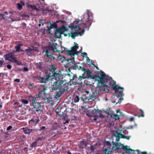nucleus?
I'll return each instance as SVG.
<instances>
[{
    "label": "nucleus",
    "mask_w": 154,
    "mask_h": 154,
    "mask_svg": "<svg viewBox=\"0 0 154 154\" xmlns=\"http://www.w3.org/2000/svg\"><path fill=\"white\" fill-rule=\"evenodd\" d=\"M128 132L126 129L121 130L120 132L116 131L114 136L116 137V143H115L112 141V146L110 142L106 141L104 143V149L101 152L102 154H112V152L109 150L111 149L114 151L122 149L125 151L126 153L128 154H142V152L138 150H132L128 147L127 146H125L119 142L120 138L125 139L129 140L131 137L130 135L126 136L128 134Z\"/></svg>",
    "instance_id": "nucleus-1"
},
{
    "label": "nucleus",
    "mask_w": 154,
    "mask_h": 154,
    "mask_svg": "<svg viewBox=\"0 0 154 154\" xmlns=\"http://www.w3.org/2000/svg\"><path fill=\"white\" fill-rule=\"evenodd\" d=\"M69 83L65 80H57L54 82L52 85V90L58 91L59 93L57 92L55 95L56 98L60 97V95L64 93L66 91H67L69 89L68 87Z\"/></svg>",
    "instance_id": "nucleus-2"
},
{
    "label": "nucleus",
    "mask_w": 154,
    "mask_h": 154,
    "mask_svg": "<svg viewBox=\"0 0 154 154\" xmlns=\"http://www.w3.org/2000/svg\"><path fill=\"white\" fill-rule=\"evenodd\" d=\"M41 97H42L39 96L38 94V96H31L29 98L30 105L35 109L36 112L40 113L43 112L44 109V106L41 105L42 101L40 98Z\"/></svg>",
    "instance_id": "nucleus-3"
},
{
    "label": "nucleus",
    "mask_w": 154,
    "mask_h": 154,
    "mask_svg": "<svg viewBox=\"0 0 154 154\" xmlns=\"http://www.w3.org/2000/svg\"><path fill=\"white\" fill-rule=\"evenodd\" d=\"M93 20V16L92 15L90 16L88 13H87L86 15H85L84 17L80 20H79L77 21V25L80 24L79 23V22H81L82 23L84 24L85 26L83 28L86 29L88 27V29H89V27L91 25L92 23Z\"/></svg>",
    "instance_id": "nucleus-4"
},
{
    "label": "nucleus",
    "mask_w": 154,
    "mask_h": 154,
    "mask_svg": "<svg viewBox=\"0 0 154 154\" xmlns=\"http://www.w3.org/2000/svg\"><path fill=\"white\" fill-rule=\"evenodd\" d=\"M53 28H56L54 29V35L55 38H60L61 37V35L63 34L64 32L67 31L68 29L64 26L61 27L57 28V25L55 23L53 24H51Z\"/></svg>",
    "instance_id": "nucleus-5"
},
{
    "label": "nucleus",
    "mask_w": 154,
    "mask_h": 154,
    "mask_svg": "<svg viewBox=\"0 0 154 154\" xmlns=\"http://www.w3.org/2000/svg\"><path fill=\"white\" fill-rule=\"evenodd\" d=\"M46 89L45 87H44L43 91H42L39 93V96L42 97L40 98L42 103H51L52 102V98L50 97H47L46 96L47 94L45 92V90Z\"/></svg>",
    "instance_id": "nucleus-6"
},
{
    "label": "nucleus",
    "mask_w": 154,
    "mask_h": 154,
    "mask_svg": "<svg viewBox=\"0 0 154 154\" xmlns=\"http://www.w3.org/2000/svg\"><path fill=\"white\" fill-rule=\"evenodd\" d=\"M57 45V43H53L48 46L45 51L47 57H48V56L53 55V53L57 51L56 47Z\"/></svg>",
    "instance_id": "nucleus-7"
},
{
    "label": "nucleus",
    "mask_w": 154,
    "mask_h": 154,
    "mask_svg": "<svg viewBox=\"0 0 154 154\" xmlns=\"http://www.w3.org/2000/svg\"><path fill=\"white\" fill-rule=\"evenodd\" d=\"M114 84L112 87L113 89L115 91L116 95L118 97H120L119 98V100L121 101L123 100V98L121 97L124 95L123 94V90L124 88L122 87H119L118 85H115Z\"/></svg>",
    "instance_id": "nucleus-8"
},
{
    "label": "nucleus",
    "mask_w": 154,
    "mask_h": 154,
    "mask_svg": "<svg viewBox=\"0 0 154 154\" xmlns=\"http://www.w3.org/2000/svg\"><path fill=\"white\" fill-rule=\"evenodd\" d=\"M50 73H48L47 72L45 73V74L43 77L41 76V75L37 77L36 78L39 80L41 83H46L49 80H51V78Z\"/></svg>",
    "instance_id": "nucleus-9"
},
{
    "label": "nucleus",
    "mask_w": 154,
    "mask_h": 154,
    "mask_svg": "<svg viewBox=\"0 0 154 154\" xmlns=\"http://www.w3.org/2000/svg\"><path fill=\"white\" fill-rule=\"evenodd\" d=\"M51 78V80L53 79H54L56 81L57 80H63V75L59 73L56 72H54L53 74H51L50 72Z\"/></svg>",
    "instance_id": "nucleus-10"
},
{
    "label": "nucleus",
    "mask_w": 154,
    "mask_h": 154,
    "mask_svg": "<svg viewBox=\"0 0 154 154\" xmlns=\"http://www.w3.org/2000/svg\"><path fill=\"white\" fill-rule=\"evenodd\" d=\"M82 79V76H80L78 78L76 75H73L72 78L70 79L69 83L71 85H76L78 82L81 81Z\"/></svg>",
    "instance_id": "nucleus-11"
},
{
    "label": "nucleus",
    "mask_w": 154,
    "mask_h": 154,
    "mask_svg": "<svg viewBox=\"0 0 154 154\" xmlns=\"http://www.w3.org/2000/svg\"><path fill=\"white\" fill-rule=\"evenodd\" d=\"M40 121L39 118L37 116H34L29 121V124L31 125H36Z\"/></svg>",
    "instance_id": "nucleus-12"
},
{
    "label": "nucleus",
    "mask_w": 154,
    "mask_h": 154,
    "mask_svg": "<svg viewBox=\"0 0 154 154\" xmlns=\"http://www.w3.org/2000/svg\"><path fill=\"white\" fill-rule=\"evenodd\" d=\"M35 65L37 69H40L42 71L44 69L45 66V62H43L35 63Z\"/></svg>",
    "instance_id": "nucleus-13"
},
{
    "label": "nucleus",
    "mask_w": 154,
    "mask_h": 154,
    "mask_svg": "<svg viewBox=\"0 0 154 154\" xmlns=\"http://www.w3.org/2000/svg\"><path fill=\"white\" fill-rule=\"evenodd\" d=\"M105 82L107 84L106 85L109 87H112L114 84H115V83L114 82V81L112 80V78L111 77H106L105 78Z\"/></svg>",
    "instance_id": "nucleus-14"
},
{
    "label": "nucleus",
    "mask_w": 154,
    "mask_h": 154,
    "mask_svg": "<svg viewBox=\"0 0 154 154\" xmlns=\"http://www.w3.org/2000/svg\"><path fill=\"white\" fill-rule=\"evenodd\" d=\"M92 73L88 69H87L84 72L83 74L82 75V77L83 79H85L86 78H91V75Z\"/></svg>",
    "instance_id": "nucleus-15"
},
{
    "label": "nucleus",
    "mask_w": 154,
    "mask_h": 154,
    "mask_svg": "<svg viewBox=\"0 0 154 154\" xmlns=\"http://www.w3.org/2000/svg\"><path fill=\"white\" fill-rule=\"evenodd\" d=\"M33 48L30 47H28L27 49L25 50H21V51H25L27 54L29 56H31L34 54L33 50H34V47H32Z\"/></svg>",
    "instance_id": "nucleus-16"
},
{
    "label": "nucleus",
    "mask_w": 154,
    "mask_h": 154,
    "mask_svg": "<svg viewBox=\"0 0 154 154\" xmlns=\"http://www.w3.org/2000/svg\"><path fill=\"white\" fill-rule=\"evenodd\" d=\"M66 110L67 109H66L64 111V112H63L62 108H57L56 109L55 112L60 117H61L63 116L64 113H66L65 112V111H66Z\"/></svg>",
    "instance_id": "nucleus-17"
},
{
    "label": "nucleus",
    "mask_w": 154,
    "mask_h": 154,
    "mask_svg": "<svg viewBox=\"0 0 154 154\" xmlns=\"http://www.w3.org/2000/svg\"><path fill=\"white\" fill-rule=\"evenodd\" d=\"M10 61L14 63H16L17 65H21L22 64V63L19 62V61L17 60L14 54L10 60Z\"/></svg>",
    "instance_id": "nucleus-18"
},
{
    "label": "nucleus",
    "mask_w": 154,
    "mask_h": 154,
    "mask_svg": "<svg viewBox=\"0 0 154 154\" xmlns=\"http://www.w3.org/2000/svg\"><path fill=\"white\" fill-rule=\"evenodd\" d=\"M74 43L75 44H76V45L71 47V50L77 55H78V52L77 51V49L79 48V46L78 45V44L77 43H75V42H74Z\"/></svg>",
    "instance_id": "nucleus-19"
},
{
    "label": "nucleus",
    "mask_w": 154,
    "mask_h": 154,
    "mask_svg": "<svg viewBox=\"0 0 154 154\" xmlns=\"http://www.w3.org/2000/svg\"><path fill=\"white\" fill-rule=\"evenodd\" d=\"M48 68L49 69L50 72H51V74L56 72L55 71L56 69V67L54 65L51 64V65H49Z\"/></svg>",
    "instance_id": "nucleus-20"
},
{
    "label": "nucleus",
    "mask_w": 154,
    "mask_h": 154,
    "mask_svg": "<svg viewBox=\"0 0 154 154\" xmlns=\"http://www.w3.org/2000/svg\"><path fill=\"white\" fill-rule=\"evenodd\" d=\"M22 129L23 130V131L24 132V133L26 134H29L32 131V129H29L27 127H23Z\"/></svg>",
    "instance_id": "nucleus-21"
},
{
    "label": "nucleus",
    "mask_w": 154,
    "mask_h": 154,
    "mask_svg": "<svg viewBox=\"0 0 154 154\" xmlns=\"http://www.w3.org/2000/svg\"><path fill=\"white\" fill-rule=\"evenodd\" d=\"M13 54L12 53H10L6 54L4 55V57L5 60H8L10 61V58H11L12 57Z\"/></svg>",
    "instance_id": "nucleus-22"
},
{
    "label": "nucleus",
    "mask_w": 154,
    "mask_h": 154,
    "mask_svg": "<svg viewBox=\"0 0 154 154\" xmlns=\"http://www.w3.org/2000/svg\"><path fill=\"white\" fill-rule=\"evenodd\" d=\"M88 100H87V102H91V101L94 100L95 99V96L94 95V93L92 94H90L89 96H88Z\"/></svg>",
    "instance_id": "nucleus-23"
},
{
    "label": "nucleus",
    "mask_w": 154,
    "mask_h": 154,
    "mask_svg": "<svg viewBox=\"0 0 154 154\" xmlns=\"http://www.w3.org/2000/svg\"><path fill=\"white\" fill-rule=\"evenodd\" d=\"M88 98V96H87L85 94H83L81 97V101H82L83 103H88V102H87Z\"/></svg>",
    "instance_id": "nucleus-24"
},
{
    "label": "nucleus",
    "mask_w": 154,
    "mask_h": 154,
    "mask_svg": "<svg viewBox=\"0 0 154 154\" xmlns=\"http://www.w3.org/2000/svg\"><path fill=\"white\" fill-rule=\"evenodd\" d=\"M87 145V144L86 142H85L83 141H82L80 142V143L79 145V148L83 149Z\"/></svg>",
    "instance_id": "nucleus-25"
},
{
    "label": "nucleus",
    "mask_w": 154,
    "mask_h": 154,
    "mask_svg": "<svg viewBox=\"0 0 154 154\" xmlns=\"http://www.w3.org/2000/svg\"><path fill=\"white\" fill-rule=\"evenodd\" d=\"M107 76H106V74L103 72H102V73L100 75V76L98 75L97 76L99 79L100 80H104V81H105V78Z\"/></svg>",
    "instance_id": "nucleus-26"
},
{
    "label": "nucleus",
    "mask_w": 154,
    "mask_h": 154,
    "mask_svg": "<svg viewBox=\"0 0 154 154\" xmlns=\"http://www.w3.org/2000/svg\"><path fill=\"white\" fill-rule=\"evenodd\" d=\"M27 6L29 8H31L33 10H35L37 11L39 10V9L37 8L36 6L35 5H29Z\"/></svg>",
    "instance_id": "nucleus-27"
},
{
    "label": "nucleus",
    "mask_w": 154,
    "mask_h": 154,
    "mask_svg": "<svg viewBox=\"0 0 154 154\" xmlns=\"http://www.w3.org/2000/svg\"><path fill=\"white\" fill-rule=\"evenodd\" d=\"M105 82L104 80H98V85H100V86L103 87L104 88L105 87H107L106 85L104 84Z\"/></svg>",
    "instance_id": "nucleus-28"
},
{
    "label": "nucleus",
    "mask_w": 154,
    "mask_h": 154,
    "mask_svg": "<svg viewBox=\"0 0 154 154\" xmlns=\"http://www.w3.org/2000/svg\"><path fill=\"white\" fill-rule=\"evenodd\" d=\"M68 66H70L71 67V68H69L68 69L69 71H70V69H72L73 68H74L76 66V65L75 63L73 62H69L68 63Z\"/></svg>",
    "instance_id": "nucleus-29"
},
{
    "label": "nucleus",
    "mask_w": 154,
    "mask_h": 154,
    "mask_svg": "<svg viewBox=\"0 0 154 154\" xmlns=\"http://www.w3.org/2000/svg\"><path fill=\"white\" fill-rule=\"evenodd\" d=\"M103 87L100 86V85H97L96 88V92H97V93H99L100 91H101L103 89Z\"/></svg>",
    "instance_id": "nucleus-30"
},
{
    "label": "nucleus",
    "mask_w": 154,
    "mask_h": 154,
    "mask_svg": "<svg viewBox=\"0 0 154 154\" xmlns=\"http://www.w3.org/2000/svg\"><path fill=\"white\" fill-rule=\"evenodd\" d=\"M65 59V57L63 56L60 55H59L56 58V60L57 61H58L60 60H61L63 61Z\"/></svg>",
    "instance_id": "nucleus-31"
},
{
    "label": "nucleus",
    "mask_w": 154,
    "mask_h": 154,
    "mask_svg": "<svg viewBox=\"0 0 154 154\" xmlns=\"http://www.w3.org/2000/svg\"><path fill=\"white\" fill-rule=\"evenodd\" d=\"M23 46V45L21 44H19L15 47V48L16 49V51L20 52L21 51L20 49L21 46Z\"/></svg>",
    "instance_id": "nucleus-32"
},
{
    "label": "nucleus",
    "mask_w": 154,
    "mask_h": 154,
    "mask_svg": "<svg viewBox=\"0 0 154 154\" xmlns=\"http://www.w3.org/2000/svg\"><path fill=\"white\" fill-rule=\"evenodd\" d=\"M74 100L75 103L78 102L79 100L81 101V97H80L78 95H76L74 98Z\"/></svg>",
    "instance_id": "nucleus-33"
},
{
    "label": "nucleus",
    "mask_w": 154,
    "mask_h": 154,
    "mask_svg": "<svg viewBox=\"0 0 154 154\" xmlns=\"http://www.w3.org/2000/svg\"><path fill=\"white\" fill-rule=\"evenodd\" d=\"M111 116V117L115 119L116 120H117L119 119V116L118 115L112 114Z\"/></svg>",
    "instance_id": "nucleus-34"
},
{
    "label": "nucleus",
    "mask_w": 154,
    "mask_h": 154,
    "mask_svg": "<svg viewBox=\"0 0 154 154\" xmlns=\"http://www.w3.org/2000/svg\"><path fill=\"white\" fill-rule=\"evenodd\" d=\"M105 112L106 113L108 114V115L109 116H111L112 114V111L110 110V109L109 108H108L105 111Z\"/></svg>",
    "instance_id": "nucleus-35"
},
{
    "label": "nucleus",
    "mask_w": 154,
    "mask_h": 154,
    "mask_svg": "<svg viewBox=\"0 0 154 154\" xmlns=\"http://www.w3.org/2000/svg\"><path fill=\"white\" fill-rule=\"evenodd\" d=\"M66 51L67 52L68 54L69 55H73L74 56L75 54L71 50H66Z\"/></svg>",
    "instance_id": "nucleus-36"
},
{
    "label": "nucleus",
    "mask_w": 154,
    "mask_h": 154,
    "mask_svg": "<svg viewBox=\"0 0 154 154\" xmlns=\"http://www.w3.org/2000/svg\"><path fill=\"white\" fill-rule=\"evenodd\" d=\"M47 58L50 61H54L55 59L54 57L53 54L48 56V57H47Z\"/></svg>",
    "instance_id": "nucleus-37"
},
{
    "label": "nucleus",
    "mask_w": 154,
    "mask_h": 154,
    "mask_svg": "<svg viewBox=\"0 0 154 154\" xmlns=\"http://www.w3.org/2000/svg\"><path fill=\"white\" fill-rule=\"evenodd\" d=\"M71 34H72V38L73 39H75V38L76 36H78L77 32H71Z\"/></svg>",
    "instance_id": "nucleus-38"
},
{
    "label": "nucleus",
    "mask_w": 154,
    "mask_h": 154,
    "mask_svg": "<svg viewBox=\"0 0 154 154\" xmlns=\"http://www.w3.org/2000/svg\"><path fill=\"white\" fill-rule=\"evenodd\" d=\"M139 110L140 111L141 113V114L140 115H137V116L135 115V116H137L138 117H139V118H140V117H144V112H143V111L141 109H140Z\"/></svg>",
    "instance_id": "nucleus-39"
},
{
    "label": "nucleus",
    "mask_w": 154,
    "mask_h": 154,
    "mask_svg": "<svg viewBox=\"0 0 154 154\" xmlns=\"http://www.w3.org/2000/svg\"><path fill=\"white\" fill-rule=\"evenodd\" d=\"M47 27L48 28V34L50 35L52 34L51 33L50 31L51 29L53 28L52 25L51 24L50 26H47Z\"/></svg>",
    "instance_id": "nucleus-40"
},
{
    "label": "nucleus",
    "mask_w": 154,
    "mask_h": 154,
    "mask_svg": "<svg viewBox=\"0 0 154 154\" xmlns=\"http://www.w3.org/2000/svg\"><path fill=\"white\" fill-rule=\"evenodd\" d=\"M37 141L35 140L31 144L30 146L32 147V148L33 147H35L37 145Z\"/></svg>",
    "instance_id": "nucleus-41"
},
{
    "label": "nucleus",
    "mask_w": 154,
    "mask_h": 154,
    "mask_svg": "<svg viewBox=\"0 0 154 154\" xmlns=\"http://www.w3.org/2000/svg\"><path fill=\"white\" fill-rule=\"evenodd\" d=\"M85 31V30L84 29H83L82 31H81V32H77V33L78 35V36L79 35L80 36H81V35H83L84 34Z\"/></svg>",
    "instance_id": "nucleus-42"
},
{
    "label": "nucleus",
    "mask_w": 154,
    "mask_h": 154,
    "mask_svg": "<svg viewBox=\"0 0 154 154\" xmlns=\"http://www.w3.org/2000/svg\"><path fill=\"white\" fill-rule=\"evenodd\" d=\"M21 102L22 103L24 104H27L29 103V101L28 100L24 99L21 100Z\"/></svg>",
    "instance_id": "nucleus-43"
},
{
    "label": "nucleus",
    "mask_w": 154,
    "mask_h": 154,
    "mask_svg": "<svg viewBox=\"0 0 154 154\" xmlns=\"http://www.w3.org/2000/svg\"><path fill=\"white\" fill-rule=\"evenodd\" d=\"M17 7L19 10H21L22 8V5L20 3L17 4Z\"/></svg>",
    "instance_id": "nucleus-44"
},
{
    "label": "nucleus",
    "mask_w": 154,
    "mask_h": 154,
    "mask_svg": "<svg viewBox=\"0 0 154 154\" xmlns=\"http://www.w3.org/2000/svg\"><path fill=\"white\" fill-rule=\"evenodd\" d=\"M73 27L74 29L75 30H78L81 29V28L80 26H73Z\"/></svg>",
    "instance_id": "nucleus-45"
},
{
    "label": "nucleus",
    "mask_w": 154,
    "mask_h": 154,
    "mask_svg": "<svg viewBox=\"0 0 154 154\" xmlns=\"http://www.w3.org/2000/svg\"><path fill=\"white\" fill-rule=\"evenodd\" d=\"M28 70H29V69H28V68L27 67H24L23 68V71H24L27 72V71H28Z\"/></svg>",
    "instance_id": "nucleus-46"
},
{
    "label": "nucleus",
    "mask_w": 154,
    "mask_h": 154,
    "mask_svg": "<svg viewBox=\"0 0 154 154\" xmlns=\"http://www.w3.org/2000/svg\"><path fill=\"white\" fill-rule=\"evenodd\" d=\"M91 146L90 147V149L92 151H94L95 149V148L93 146H92L91 144Z\"/></svg>",
    "instance_id": "nucleus-47"
},
{
    "label": "nucleus",
    "mask_w": 154,
    "mask_h": 154,
    "mask_svg": "<svg viewBox=\"0 0 154 154\" xmlns=\"http://www.w3.org/2000/svg\"><path fill=\"white\" fill-rule=\"evenodd\" d=\"M82 54H83V57H87V54L86 53V52H83V53H82Z\"/></svg>",
    "instance_id": "nucleus-48"
},
{
    "label": "nucleus",
    "mask_w": 154,
    "mask_h": 154,
    "mask_svg": "<svg viewBox=\"0 0 154 154\" xmlns=\"http://www.w3.org/2000/svg\"><path fill=\"white\" fill-rule=\"evenodd\" d=\"M4 60H0V67L2 66L4 63Z\"/></svg>",
    "instance_id": "nucleus-49"
},
{
    "label": "nucleus",
    "mask_w": 154,
    "mask_h": 154,
    "mask_svg": "<svg viewBox=\"0 0 154 154\" xmlns=\"http://www.w3.org/2000/svg\"><path fill=\"white\" fill-rule=\"evenodd\" d=\"M43 139L42 137H38L36 140H35V141H37V142L39 140H41Z\"/></svg>",
    "instance_id": "nucleus-50"
},
{
    "label": "nucleus",
    "mask_w": 154,
    "mask_h": 154,
    "mask_svg": "<svg viewBox=\"0 0 154 154\" xmlns=\"http://www.w3.org/2000/svg\"><path fill=\"white\" fill-rule=\"evenodd\" d=\"M7 68L9 69H11L12 68L10 64H7Z\"/></svg>",
    "instance_id": "nucleus-51"
},
{
    "label": "nucleus",
    "mask_w": 154,
    "mask_h": 154,
    "mask_svg": "<svg viewBox=\"0 0 154 154\" xmlns=\"http://www.w3.org/2000/svg\"><path fill=\"white\" fill-rule=\"evenodd\" d=\"M46 128V127L45 126H42L40 129V131H41L42 130H43L45 129Z\"/></svg>",
    "instance_id": "nucleus-52"
},
{
    "label": "nucleus",
    "mask_w": 154,
    "mask_h": 154,
    "mask_svg": "<svg viewBox=\"0 0 154 154\" xmlns=\"http://www.w3.org/2000/svg\"><path fill=\"white\" fill-rule=\"evenodd\" d=\"M134 119V117H130L129 119V121L130 122L133 121Z\"/></svg>",
    "instance_id": "nucleus-53"
},
{
    "label": "nucleus",
    "mask_w": 154,
    "mask_h": 154,
    "mask_svg": "<svg viewBox=\"0 0 154 154\" xmlns=\"http://www.w3.org/2000/svg\"><path fill=\"white\" fill-rule=\"evenodd\" d=\"M12 127L11 126H9L7 128V131H9L12 128Z\"/></svg>",
    "instance_id": "nucleus-54"
},
{
    "label": "nucleus",
    "mask_w": 154,
    "mask_h": 154,
    "mask_svg": "<svg viewBox=\"0 0 154 154\" xmlns=\"http://www.w3.org/2000/svg\"><path fill=\"white\" fill-rule=\"evenodd\" d=\"M14 81V82H17L18 83L20 82V80L19 79H15Z\"/></svg>",
    "instance_id": "nucleus-55"
},
{
    "label": "nucleus",
    "mask_w": 154,
    "mask_h": 154,
    "mask_svg": "<svg viewBox=\"0 0 154 154\" xmlns=\"http://www.w3.org/2000/svg\"><path fill=\"white\" fill-rule=\"evenodd\" d=\"M82 71H84V72H85L87 69H86L84 67H82L81 69Z\"/></svg>",
    "instance_id": "nucleus-56"
},
{
    "label": "nucleus",
    "mask_w": 154,
    "mask_h": 154,
    "mask_svg": "<svg viewBox=\"0 0 154 154\" xmlns=\"http://www.w3.org/2000/svg\"><path fill=\"white\" fill-rule=\"evenodd\" d=\"M4 14H0V16L2 17V18H4Z\"/></svg>",
    "instance_id": "nucleus-57"
},
{
    "label": "nucleus",
    "mask_w": 154,
    "mask_h": 154,
    "mask_svg": "<svg viewBox=\"0 0 154 154\" xmlns=\"http://www.w3.org/2000/svg\"><path fill=\"white\" fill-rule=\"evenodd\" d=\"M91 64L94 65V67H96L97 69H99L98 67L95 66V65L94 64V63H91Z\"/></svg>",
    "instance_id": "nucleus-58"
},
{
    "label": "nucleus",
    "mask_w": 154,
    "mask_h": 154,
    "mask_svg": "<svg viewBox=\"0 0 154 154\" xmlns=\"http://www.w3.org/2000/svg\"><path fill=\"white\" fill-rule=\"evenodd\" d=\"M69 119H66V122L64 123L63 124H65L66 123L68 122L69 121Z\"/></svg>",
    "instance_id": "nucleus-59"
},
{
    "label": "nucleus",
    "mask_w": 154,
    "mask_h": 154,
    "mask_svg": "<svg viewBox=\"0 0 154 154\" xmlns=\"http://www.w3.org/2000/svg\"><path fill=\"white\" fill-rule=\"evenodd\" d=\"M37 48L34 47V50H33V53H34V51H37Z\"/></svg>",
    "instance_id": "nucleus-60"
},
{
    "label": "nucleus",
    "mask_w": 154,
    "mask_h": 154,
    "mask_svg": "<svg viewBox=\"0 0 154 154\" xmlns=\"http://www.w3.org/2000/svg\"><path fill=\"white\" fill-rule=\"evenodd\" d=\"M142 154H150V153L147 154V152H142Z\"/></svg>",
    "instance_id": "nucleus-61"
},
{
    "label": "nucleus",
    "mask_w": 154,
    "mask_h": 154,
    "mask_svg": "<svg viewBox=\"0 0 154 154\" xmlns=\"http://www.w3.org/2000/svg\"><path fill=\"white\" fill-rule=\"evenodd\" d=\"M4 13L5 14H6V15H8V13L7 11H5L4 12Z\"/></svg>",
    "instance_id": "nucleus-62"
},
{
    "label": "nucleus",
    "mask_w": 154,
    "mask_h": 154,
    "mask_svg": "<svg viewBox=\"0 0 154 154\" xmlns=\"http://www.w3.org/2000/svg\"><path fill=\"white\" fill-rule=\"evenodd\" d=\"M86 60H91L90 59H89V57H88L87 56V57H86Z\"/></svg>",
    "instance_id": "nucleus-63"
},
{
    "label": "nucleus",
    "mask_w": 154,
    "mask_h": 154,
    "mask_svg": "<svg viewBox=\"0 0 154 154\" xmlns=\"http://www.w3.org/2000/svg\"><path fill=\"white\" fill-rule=\"evenodd\" d=\"M119 112H120V110L119 109L117 110H116V112L117 113H118Z\"/></svg>",
    "instance_id": "nucleus-64"
}]
</instances>
